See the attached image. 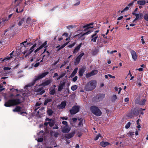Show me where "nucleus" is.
I'll list each match as a JSON object with an SVG mask.
<instances>
[{
  "label": "nucleus",
  "mask_w": 148,
  "mask_h": 148,
  "mask_svg": "<svg viewBox=\"0 0 148 148\" xmlns=\"http://www.w3.org/2000/svg\"><path fill=\"white\" fill-rule=\"evenodd\" d=\"M82 44V43H81L79 45H78L77 47L75 48V49H74V50L73 51V53H76L78 52V51L80 49Z\"/></svg>",
  "instance_id": "obj_18"
},
{
  "label": "nucleus",
  "mask_w": 148,
  "mask_h": 148,
  "mask_svg": "<svg viewBox=\"0 0 148 148\" xmlns=\"http://www.w3.org/2000/svg\"><path fill=\"white\" fill-rule=\"evenodd\" d=\"M76 3L74 4V5H79L80 4V2L78 0H76Z\"/></svg>",
  "instance_id": "obj_55"
},
{
  "label": "nucleus",
  "mask_w": 148,
  "mask_h": 148,
  "mask_svg": "<svg viewBox=\"0 0 148 148\" xmlns=\"http://www.w3.org/2000/svg\"><path fill=\"white\" fill-rule=\"evenodd\" d=\"M31 20V19L29 17H28L27 19V20L26 21V23H28Z\"/></svg>",
  "instance_id": "obj_59"
},
{
  "label": "nucleus",
  "mask_w": 148,
  "mask_h": 148,
  "mask_svg": "<svg viewBox=\"0 0 148 148\" xmlns=\"http://www.w3.org/2000/svg\"><path fill=\"white\" fill-rule=\"evenodd\" d=\"M92 112L97 116H100L102 114V112L98 108L95 106H92L90 108Z\"/></svg>",
  "instance_id": "obj_5"
},
{
  "label": "nucleus",
  "mask_w": 148,
  "mask_h": 148,
  "mask_svg": "<svg viewBox=\"0 0 148 148\" xmlns=\"http://www.w3.org/2000/svg\"><path fill=\"white\" fill-rule=\"evenodd\" d=\"M117 99V97L116 95H113L112 98V101L115 100Z\"/></svg>",
  "instance_id": "obj_38"
},
{
  "label": "nucleus",
  "mask_w": 148,
  "mask_h": 148,
  "mask_svg": "<svg viewBox=\"0 0 148 148\" xmlns=\"http://www.w3.org/2000/svg\"><path fill=\"white\" fill-rule=\"evenodd\" d=\"M34 91L40 95L42 94L45 92L43 90V88L41 85L36 86L34 88Z\"/></svg>",
  "instance_id": "obj_6"
},
{
  "label": "nucleus",
  "mask_w": 148,
  "mask_h": 148,
  "mask_svg": "<svg viewBox=\"0 0 148 148\" xmlns=\"http://www.w3.org/2000/svg\"><path fill=\"white\" fill-rule=\"evenodd\" d=\"M81 58L78 56L76 58L75 61V65H76L79 64Z\"/></svg>",
  "instance_id": "obj_25"
},
{
  "label": "nucleus",
  "mask_w": 148,
  "mask_h": 148,
  "mask_svg": "<svg viewBox=\"0 0 148 148\" xmlns=\"http://www.w3.org/2000/svg\"><path fill=\"white\" fill-rule=\"evenodd\" d=\"M52 100L51 97H49L47 98L45 100L44 104L45 105H46L48 102H51Z\"/></svg>",
  "instance_id": "obj_21"
},
{
  "label": "nucleus",
  "mask_w": 148,
  "mask_h": 148,
  "mask_svg": "<svg viewBox=\"0 0 148 148\" xmlns=\"http://www.w3.org/2000/svg\"><path fill=\"white\" fill-rule=\"evenodd\" d=\"M61 119H62V120H67L68 119L67 117H60Z\"/></svg>",
  "instance_id": "obj_62"
},
{
  "label": "nucleus",
  "mask_w": 148,
  "mask_h": 148,
  "mask_svg": "<svg viewBox=\"0 0 148 148\" xmlns=\"http://www.w3.org/2000/svg\"><path fill=\"white\" fill-rule=\"evenodd\" d=\"M84 54L83 52H82L79 56H78V57L81 58L82 56L84 55Z\"/></svg>",
  "instance_id": "obj_53"
},
{
  "label": "nucleus",
  "mask_w": 148,
  "mask_h": 148,
  "mask_svg": "<svg viewBox=\"0 0 148 148\" xmlns=\"http://www.w3.org/2000/svg\"><path fill=\"white\" fill-rule=\"evenodd\" d=\"M34 53H35V54H34V55L33 56V57L32 58V59L31 60H30V62H32L33 61V60H34V59L36 58V55H37V54L36 53V54L35 55V53L34 52Z\"/></svg>",
  "instance_id": "obj_41"
},
{
  "label": "nucleus",
  "mask_w": 148,
  "mask_h": 148,
  "mask_svg": "<svg viewBox=\"0 0 148 148\" xmlns=\"http://www.w3.org/2000/svg\"><path fill=\"white\" fill-rule=\"evenodd\" d=\"M137 3L140 5H144L145 4L146 2L144 0H139L138 1Z\"/></svg>",
  "instance_id": "obj_22"
},
{
  "label": "nucleus",
  "mask_w": 148,
  "mask_h": 148,
  "mask_svg": "<svg viewBox=\"0 0 148 148\" xmlns=\"http://www.w3.org/2000/svg\"><path fill=\"white\" fill-rule=\"evenodd\" d=\"M66 105V102L65 101L62 102L58 106V107L59 109H63L64 108Z\"/></svg>",
  "instance_id": "obj_14"
},
{
  "label": "nucleus",
  "mask_w": 148,
  "mask_h": 148,
  "mask_svg": "<svg viewBox=\"0 0 148 148\" xmlns=\"http://www.w3.org/2000/svg\"><path fill=\"white\" fill-rule=\"evenodd\" d=\"M139 86H140L141 85V81L140 80H138L136 83Z\"/></svg>",
  "instance_id": "obj_47"
},
{
  "label": "nucleus",
  "mask_w": 148,
  "mask_h": 148,
  "mask_svg": "<svg viewBox=\"0 0 148 148\" xmlns=\"http://www.w3.org/2000/svg\"><path fill=\"white\" fill-rule=\"evenodd\" d=\"M129 101V99L128 98H127L125 99V101L126 102H128Z\"/></svg>",
  "instance_id": "obj_64"
},
{
  "label": "nucleus",
  "mask_w": 148,
  "mask_h": 148,
  "mask_svg": "<svg viewBox=\"0 0 148 148\" xmlns=\"http://www.w3.org/2000/svg\"><path fill=\"white\" fill-rule=\"evenodd\" d=\"M46 49H45L44 51L43 52V53H44L45 52V54H46V55L47 56H48L49 55V52L48 51H47L46 52Z\"/></svg>",
  "instance_id": "obj_45"
},
{
  "label": "nucleus",
  "mask_w": 148,
  "mask_h": 148,
  "mask_svg": "<svg viewBox=\"0 0 148 148\" xmlns=\"http://www.w3.org/2000/svg\"><path fill=\"white\" fill-rule=\"evenodd\" d=\"M142 16L143 14L142 13H140V14H137L135 16L136 17L135 19V20H137L139 19H141V16Z\"/></svg>",
  "instance_id": "obj_20"
},
{
  "label": "nucleus",
  "mask_w": 148,
  "mask_h": 148,
  "mask_svg": "<svg viewBox=\"0 0 148 148\" xmlns=\"http://www.w3.org/2000/svg\"><path fill=\"white\" fill-rule=\"evenodd\" d=\"M23 9H22L21 10H19V11H18V8H17L16 10V12L17 13H19V12H22L23 11Z\"/></svg>",
  "instance_id": "obj_54"
},
{
  "label": "nucleus",
  "mask_w": 148,
  "mask_h": 148,
  "mask_svg": "<svg viewBox=\"0 0 148 148\" xmlns=\"http://www.w3.org/2000/svg\"><path fill=\"white\" fill-rule=\"evenodd\" d=\"M101 145L103 147H105L106 146L109 145V143L106 142L102 141L100 143Z\"/></svg>",
  "instance_id": "obj_16"
},
{
  "label": "nucleus",
  "mask_w": 148,
  "mask_h": 148,
  "mask_svg": "<svg viewBox=\"0 0 148 148\" xmlns=\"http://www.w3.org/2000/svg\"><path fill=\"white\" fill-rule=\"evenodd\" d=\"M48 74V72H46L42 74H39L38 75L36 76L34 81L32 83L26 85L24 87V88L27 89L28 87H30L33 85L35 84L36 81L42 78Z\"/></svg>",
  "instance_id": "obj_2"
},
{
  "label": "nucleus",
  "mask_w": 148,
  "mask_h": 148,
  "mask_svg": "<svg viewBox=\"0 0 148 148\" xmlns=\"http://www.w3.org/2000/svg\"><path fill=\"white\" fill-rule=\"evenodd\" d=\"M96 82L95 80L89 82L86 86L85 89L87 91H90L94 89L96 86Z\"/></svg>",
  "instance_id": "obj_3"
},
{
  "label": "nucleus",
  "mask_w": 148,
  "mask_h": 148,
  "mask_svg": "<svg viewBox=\"0 0 148 148\" xmlns=\"http://www.w3.org/2000/svg\"><path fill=\"white\" fill-rule=\"evenodd\" d=\"M78 70V68H76L73 71V72L72 73V74H71L70 76L71 77H72L74 76L75 74L77 72Z\"/></svg>",
  "instance_id": "obj_24"
},
{
  "label": "nucleus",
  "mask_w": 148,
  "mask_h": 148,
  "mask_svg": "<svg viewBox=\"0 0 148 148\" xmlns=\"http://www.w3.org/2000/svg\"><path fill=\"white\" fill-rule=\"evenodd\" d=\"M92 76V75L91 73V72L90 73H87L86 75V77H89Z\"/></svg>",
  "instance_id": "obj_43"
},
{
  "label": "nucleus",
  "mask_w": 148,
  "mask_h": 148,
  "mask_svg": "<svg viewBox=\"0 0 148 148\" xmlns=\"http://www.w3.org/2000/svg\"><path fill=\"white\" fill-rule=\"evenodd\" d=\"M143 36H141V42L142 44H144L145 43V41H144V39L143 38Z\"/></svg>",
  "instance_id": "obj_56"
},
{
  "label": "nucleus",
  "mask_w": 148,
  "mask_h": 148,
  "mask_svg": "<svg viewBox=\"0 0 148 148\" xmlns=\"http://www.w3.org/2000/svg\"><path fill=\"white\" fill-rule=\"evenodd\" d=\"M37 45V44L35 43L29 49V51H31L32 52L34 50V48L36 47Z\"/></svg>",
  "instance_id": "obj_27"
},
{
  "label": "nucleus",
  "mask_w": 148,
  "mask_h": 148,
  "mask_svg": "<svg viewBox=\"0 0 148 148\" xmlns=\"http://www.w3.org/2000/svg\"><path fill=\"white\" fill-rule=\"evenodd\" d=\"M78 119L79 121V126H82L83 125V122L84 121V120L83 119Z\"/></svg>",
  "instance_id": "obj_31"
},
{
  "label": "nucleus",
  "mask_w": 148,
  "mask_h": 148,
  "mask_svg": "<svg viewBox=\"0 0 148 148\" xmlns=\"http://www.w3.org/2000/svg\"><path fill=\"white\" fill-rule=\"evenodd\" d=\"M131 125V123L130 122H129L127 123L126 125L125 126V127L126 129H128L130 127V126Z\"/></svg>",
  "instance_id": "obj_37"
},
{
  "label": "nucleus",
  "mask_w": 148,
  "mask_h": 148,
  "mask_svg": "<svg viewBox=\"0 0 148 148\" xmlns=\"http://www.w3.org/2000/svg\"><path fill=\"white\" fill-rule=\"evenodd\" d=\"M91 73L92 75L93 76L97 74L98 73V71L97 70H95L92 71L91 72Z\"/></svg>",
  "instance_id": "obj_32"
},
{
  "label": "nucleus",
  "mask_w": 148,
  "mask_h": 148,
  "mask_svg": "<svg viewBox=\"0 0 148 148\" xmlns=\"http://www.w3.org/2000/svg\"><path fill=\"white\" fill-rule=\"evenodd\" d=\"M69 42H67L66 43L62 45L58 49V50L59 51L60 50V49H62L64 47L66 46L69 43Z\"/></svg>",
  "instance_id": "obj_30"
},
{
  "label": "nucleus",
  "mask_w": 148,
  "mask_h": 148,
  "mask_svg": "<svg viewBox=\"0 0 148 148\" xmlns=\"http://www.w3.org/2000/svg\"><path fill=\"white\" fill-rule=\"evenodd\" d=\"M46 120L47 121H48V122H45L44 123V125L45 126H47L49 124L50 127H52L53 125L55 123L54 120L50 119L49 118H47Z\"/></svg>",
  "instance_id": "obj_7"
},
{
  "label": "nucleus",
  "mask_w": 148,
  "mask_h": 148,
  "mask_svg": "<svg viewBox=\"0 0 148 148\" xmlns=\"http://www.w3.org/2000/svg\"><path fill=\"white\" fill-rule=\"evenodd\" d=\"M130 53L133 60L134 61H136L138 58V55L134 51L132 50L130 51Z\"/></svg>",
  "instance_id": "obj_9"
},
{
  "label": "nucleus",
  "mask_w": 148,
  "mask_h": 148,
  "mask_svg": "<svg viewBox=\"0 0 148 148\" xmlns=\"http://www.w3.org/2000/svg\"><path fill=\"white\" fill-rule=\"evenodd\" d=\"M101 136V135L99 134L97 135L96 137L94 139L95 140H97L99 138V137H100Z\"/></svg>",
  "instance_id": "obj_42"
},
{
  "label": "nucleus",
  "mask_w": 148,
  "mask_h": 148,
  "mask_svg": "<svg viewBox=\"0 0 148 148\" xmlns=\"http://www.w3.org/2000/svg\"><path fill=\"white\" fill-rule=\"evenodd\" d=\"M145 102V99L142 100V102L140 103L141 105H143Z\"/></svg>",
  "instance_id": "obj_52"
},
{
  "label": "nucleus",
  "mask_w": 148,
  "mask_h": 148,
  "mask_svg": "<svg viewBox=\"0 0 148 148\" xmlns=\"http://www.w3.org/2000/svg\"><path fill=\"white\" fill-rule=\"evenodd\" d=\"M77 86L76 85H74L72 86L71 87V89L73 90L74 91L77 89Z\"/></svg>",
  "instance_id": "obj_34"
},
{
  "label": "nucleus",
  "mask_w": 148,
  "mask_h": 148,
  "mask_svg": "<svg viewBox=\"0 0 148 148\" xmlns=\"http://www.w3.org/2000/svg\"><path fill=\"white\" fill-rule=\"evenodd\" d=\"M144 18L145 20L148 21V14H146L144 16Z\"/></svg>",
  "instance_id": "obj_44"
},
{
  "label": "nucleus",
  "mask_w": 148,
  "mask_h": 148,
  "mask_svg": "<svg viewBox=\"0 0 148 148\" xmlns=\"http://www.w3.org/2000/svg\"><path fill=\"white\" fill-rule=\"evenodd\" d=\"M63 36H65V37H66V40H67L68 39H69V38H67L68 36V33H64L63 34Z\"/></svg>",
  "instance_id": "obj_40"
},
{
  "label": "nucleus",
  "mask_w": 148,
  "mask_h": 148,
  "mask_svg": "<svg viewBox=\"0 0 148 148\" xmlns=\"http://www.w3.org/2000/svg\"><path fill=\"white\" fill-rule=\"evenodd\" d=\"M85 70V68L84 67L82 68L79 69V73L80 76H82L83 75V73Z\"/></svg>",
  "instance_id": "obj_17"
},
{
  "label": "nucleus",
  "mask_w": 148,
  "mask_h": 148,
  "mask_svg": "<svg viewBox=\"0 0 148 148\" xmlns=\"http://www.w3.org/2000/svg\"><path fill=\"white\" fill-rule=\"evenodd\" d=\"M97 36H95V37H92L91 36V41H93L94 42H95L96 41L97 38Z\"/></svg>",
  "instance_id": "obj_33"
},
{
  "label": "nucleus",
  "mask_w": 148,
  "mask_h": 148,
  "mask_svg": "<svg viewBox=\"0 0 148 148\" xmlns=\"http://www.w3.org/2000/svg\"><path fill=\"white\" fill-rule=\"evenodd\" d=\"M14 52V51H13L11 53L10 55V57H7L6 58H5L4 59H3L1 61V62H0V63H2L4 61H7L8 60H11V59L12 58V56H11L13 54V53Z\"/></svg>",
  "instance_id": "obj_13"
},
{
  "label": "nucleus",
  "mask_w": 148,
  "mask_h": 148,
  "mask_svg": "<svg viewBox=\"0 0 148 148\" xmlns=\"http://www.w3.org/2000/svg\"><path fill=\"white\" fill-rule=\"evenodd\" d=\"M128 9H129L128 7H126L124 9V10H123L121 11V12L122 13L124 11H126L128 10Z\"/></svg>",
  "instance_id": "obj_48"
},
{
  "label": "nucleus",
  "mask_w": 148,
  "mask_h": 148,
  "mask_svg": "<svg viewBox=\"0 0 148 148\" xmlns=\"http://www.w3.org/2000/svg\"><path fill=\"white\" fill-rule=\"evenodd\" d=\"M43 140V139L42 138H38V142H42Z\"/></svg>",
  "instance_id": "obj_57"
},
{
  "label": "nucleus",
  "mask_w": 148,
  "mask_h": 148,
  "mask_svg": "<svg viewBox=\"0 0 148 148\" xmlns=\"http://www.w3.org/2000/svg\"><path fill=\"white\" fill-rule=\"evenodd\" d=\"M3 69L4 70H10L11 69V68L8 67H5L3 68Z\"/></svg>",
  "instance_id": "obj_61"
},
{
  "label": "nucleus",
  "mask_w": 148,
  "mask_h": 148,
  "mask_svg": "<svg viewBox=\"0 0 148 148\" xmlns=\"http://www.w3.org/2000/svg\"><path fill=\"white\" fill-rule=\"evenodd\" d=\"M92 25L93 23H91L83 26V27L84 28L83 31L86 32L82 34H79L78 35H75V37L78 36L79 38H81V40H84L85 38L84 37H83V36L85 35H88L92 32V31L90 30V29L92 28L93 27V26H90Z\"/></svg>",
  "instance_id": "obj_1"
},
{
  "label": "nucleus",
  "mask_w": 148,
  "mask_h": 148,
  "mask_svg": "<svg viewBox=\"0 0 148 148\" xmlns=\"http://www.w3.org/2000/svg\"><path fill=\"white\" fill-rule=\"evenodd\" d=\"M5 88H3V86L1 85H0V92L4 90Z\"/></svg>",
  "instance_id": "obj_49"
},
{
  "label": "nucleus",
  "mask_w": 148,
  "mask_h": 148,
  "mask_svg": "<svg viewBox=\"0 0 148 148\" xmlns=\"http://www.w3.org/2000/svg\"><path fill=\"white\" fill-rule=\"evenodd\" d=\"M79 110V107L78 106H74L70 110L71 114H75L77 113Z\"/></svg>",
  "instance_id": "obj_8"
},
{
  "label": "nucleus",
  "mask_w": 148,
  "mask_h": 148,
  "mask_svg": "<svg viewBox=\"0 0 148 148\" xmlns=\"http://www.w3.org/2000/svg\"><path fill=\"white\" fill-rule=\"evenodd\" d=\"M108 75L111 78H115V76H112L110 74H108Z\"/></svg>",
  "instance_id": "obj_63"
},
{
  "label": "nucleus",
  "mask_w": 148,
  "mask_h": 148,
  "mask_svg": "<svg viewBox=\"0 0 148 148\" xmlns=\"http://www.w3.org/2000/svg\"><path fill=\"white\" fill-rule=\"evenodd\" d=\"M20 103L18 99H11L5 102L4 106L6 107H10L17 105Z\"/></svg>",
  "instance_id": "obj_4"
},
{
  "label": "nucleus",
  "mask_w": 148,
  "mask_h": 148,
  "mask_svg": "<svg viewBox=\"0 0 148 148\" xmlns=\"http://www.w3.org/2000/svg\"><path fill=\"white\" fill-rule=\"evenodd\" d=\"M51 82V80H48L46 81L45 82L42 83V85L47 86L50 84Z\"/></svg>",
  "instance_id": "obj_19"
},
{
  "label": "nucleus",
  "mask_w": 148,
  "mask_h": 148,
  "mask_svg": "<svg viewBox=\"0 0 148 148\" xmlns=\"http://www.w3.org/2000/svg\"><path fill=\"white\" fill-rule=\"evenodd\" d=\"M31 51H29L27 52L26 54L25 55V56L23 57V58H25L27 56L29 55L31 53H32Z\"/></svg>",
  "instance_id": "obj_36"
},
{
  "label": "nucleus",
  "mask_w": 148,
  "mask_h": 148,
  "mask_svg": "<svg viewBox=\"0 0 148 148\" xmlns=\"http://www.w3.org/2000/svg\"><path fill=\"white\" fill-rule=\"evenodd\" d=\"M47 41H45L41 45H40L39 47L37 48L34 51V53H35V54H36V53L39 50L41 49L42 48L47 47Z\"/></svg>",
  "instance_id": "obj_10"
},
{
  "label": "nucleus",
  "mask_w": 148,
  "mask_h": 148,
  "mask_svg": "<svg viewBox=\"0 0 148 148\" xmlns=\"http://www.w3.org/2000/svg\"><path fill=\"white\" fill-rule=\"evenodd\" d=\"M77 79V76H75L73 79V81L74 82H75L76 81Z\"/></svg>",
  "instance_id": "obj_50"
},
{
  "label": "nucleus",
  "mask_w": 148,
  "mask_h": 148,
  "mask_svg": "<svg viewBox=\"0 0 148 148\" xmlns=\"http://www.w3.org/2000/svg\"><path fill=\"white\" fill-rule=\"evenodd\" d=\"M51 134V135H53L55 137H57L58 135L59 134L58 132H50Z\"/></svg>",
  "instance_id": "obj_29"
},
{
  "label": "nucleus",
  "mask_w": 148,
  "mask_h": 148,
  "mask_svg": "<svg viewBox=\"0 0 148 148\" xmlns=\"http://www.w3.org/2000/svg\"><path fill=\"white\" fill-rule=\"evenodd\" d=\"M65 82L63 81L61 82L58 86V91H61L64 88V86Z\"/></svg>",
  "instance_id": "obj_12"
},
{
  "label": "nucleus",
  "mask_w": 148,
  "mask_h": 148,
  "mask_svg": "<svg viewBox=\"0 0 148 148\" xmlns=\"http://www.w3.org/2000/svg\"><path fill=\"white\" fill-rule=\"evenodd\" d=\"M62 123L64 125H65V126H68V123L67 122L65 121H63L62 122Z\"/></svg>",
  "instance_id": "obj_46"
},
{
  "label": "nucleus",
  "mask_w": 148,
  "mask_h": 148,
  "mask_svg": "<svg viewBox=\"0 0 148 148\" xmlns=\"http://www.w3.org/2000/svg\"><path fill=\"white\" fill-rule=\"evenodd\" d=\"M134 132H131L129 134H130V136L131 137H132L133 135H134Z\"/></svg>",
  "instance_id": "obj_51"
},
{
  "label": "nucleus",
  "mask_w": 148,
  "mask_h": 148,
  "mask_svg": "<svg viewBox=\"0 0 148 148\" xmlns=\"http://www.w3.org/2000/svg\"><path fill=\"white\" fill-rule=\"evenodd\" d=\"M104 41L103 38H101L100 39H98V40L97 42L98 44L99 45H101V43H102Z\"/></svg>",
  "instance_id": "obj_23"
},
{
  "label": "nucleus",
  "mask_w": 148,
  "mask_h": 148,
  "mask_svg": "<svg viewBox=\"0 0 148 148\" xmlns=\"http://www.w3.org/2000/svg\"><path fill=\"white\" fill-rule=\"evenodd\" d=\"M71 128L68 125L64 126L62 128V131L64 133H68L70 130Z\"/></svg>",
  "instance_id": "obj_11"
},
{
  "label": "nucleus",
  "mask_w": 148,
  "mask_h": 148,
  "mask_svg": "<svg viewBox=\"0 0 148 148\" xmlns=\"http://www.w3.org/2000/svg\"><path fill=\"white\" fill-rule=\"evenodd\" d=\"M75 134V132H72L70 133L66 134L65 135V137L67 138H70L73 137Z\"/></svg>",
  "instance_id": "obj_15"
},
{
  "label": "nucleus",
  "mask_w": 148,
  "mask_h": 148,
  "mask_svg": "<svg viewBox=\"0 0 148 148\" xmlns=\"http://www.w3.org/2000/svg\"><path fill=\"white\" fill-rule=\"evenodd\" d=\"M72 119L74 122H75L77 120V118H72Z\"/></svg>",
  "instance_id": "obj_58"
},
{
  "label": "nucleus",
  "mask_w": 148,
  "mask_h": 148,
  "mask_svg": "<svg viewBox=\"0 0 148 148\" xmlns=\"http://www.w3.org/2000/svg\"><path fill=\"white\" fill-rule=\"evenodd\" d=\"M47 112L48 114L49 115H52V113H53L52 111L51 110H48L47 111Z\"/></svg>",
  "instance_id": "obj_39"
},
{
  "label": "nucleus",
  "mask_w": 148,
  "mask_h": 148,
  "mask_svg": "<svg viewBox=\"0 0 148 148\" xmlns=\"http://www.w3.org/2000/svg\"><path fill=\"white\" fill-rule=\"evenodd\" d=\"M25 19V18H21V20L19 21L18 24V25L19 26H21L22 24L24 22Z\"/></svg>",
  "instance_id": "obj_26"
},
{
  "label": "nucleus",
  "mask_w": 148,
  "mask_h": 148,
  "mask_svg": "<svg viewBox=\"0 0 148 148\" xmlns=\"http://www.w3.org/2000/svg\"><path fill=\"white\" fill-rule=\"evenodd\" d=\"M50 93L51 95H53L55 92V90L54 89H50Z\"/></svg>",
  "instance_id": "obj_35"
},
{
  "label": "nucleus",
  "mask_w": 148,
  "mask_h": 148,
  "mask_svg": "<svg viewBox=\"0 0 148 148\" xmlns=\"http://www.w3.org/2000/svg\"><path fill=\"white\" fill-rule=\"evenodd\" d=\"M136 70H138L139 71H142L143 70V69L142 68H140L139 69H136Z\"/></svg>",
  "instance_id": "obj_60"
},
{
  "label": "nucleus",
  "mask_w": 148,
  "mask_h": 148,
  "mask_svg": "<svg viewBox=\"0 0 148 148\" xmlns=\"http://www.w3.org/2000/svg\"><path fill=\"white\" fill-rule=\"evenodd\" d=\"M21 108L20 107H16L13 110V111L14 112H19L21 110Z\"/></svg>",
  "instance_id": "obj_28"
}]
</instances>
